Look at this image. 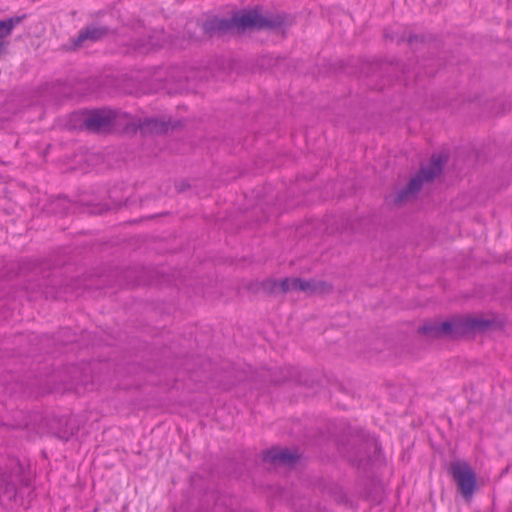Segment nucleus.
Returning a JSON list of instances; mask_svg holds the SVG:
<instances>
[{"label":"nucleus","mask_w":512,"mask_h":512,"mask_svg":"<svg viewBox=\"0 0 512 512\" xmlns=\"http://www.w3.org/2000/svg\"><path fill=\"white\" fill-rule=\"evenodd\" d=\"M261 289L269 294L275 295L279 293V281L274 279H267L261 283Z\"/></svg>","instance_id":"2eb2a0df"},{"label":"nucleus","mask_w":512,"mask_h":512,"mask_svg":"<svg viewBox=\"0 0 512 512\" xmlns=\"http://www.w3.org/2000/svg\"><path fill=\"white\" fill-rule=\"evenodd\" d=\"M23 18L24 16H16L5 20H0V39L9 36L13 28L18 25L23 20Z\"/></svg>","instance_id":"4468645a"},{"label":"nucleus","mask_w":512,"mask_h":512,"mask_svg":"<svg viewBox=\"0 0 512 512\" xmlns=\"http://www.w3.org/2000/svg\"><path fill=\"white\" fill-rule=\"evenodd\" d=\"M19 470L20 467L15 461H11L9 466L6 465L5 467L0 464V489H3L4 493L10 496L15 495L17 475L14 472Z\"/></svg>","instance_id":"6e6552de"},{"label":"nucleus","mask_w":512,"mask_h":512,"mask_svg":"<svg viewBox=\"0 0 512 512\" xmlns=\"http://www.w3.org/2000/svg\"><path fill=\"white\" fill-rule=\"evenodd\" d=\"M290 278L286 277L279 280V293H287L291 291Z\"/></svg>","instance_id":"dca6fc26"},{"label":"nucleus","mask_w":512,"mask_h":512,"mask_svg":"<svg viewBox=\"0 0 512 512\" xmlns=\"http://www.w3.org/2000/svg\"><path fill=\"white\" fill-rule=\"evenodd\" d=\"M199 26L198 24L196 23H189L187 26H186V30H187V33H190V32H195L196 30H199Z\"/></svg>","instance_id":"a211bd4d"},{"label":"nucleus","mask_w":512,"mask_h":512,"mask_svg":"<svg viewBox=\"0 0 512 512\" xmlns=\"http://www.w3.org/2000/svg\"><path fill=\"white\" fill-rule=\"evenodd\" d=\"M114 110L95 109L84 114L83 126L94 133H110L113 131Z\"/></svg>","instance_id":"39448f33"},{"label":"nucleus","mask_w":512,"mask_h":512,"mask_svg":"<svg viewBox=\"0 0 512 512\" xmlns=\"http://www.w3.org/2000/svg\"><path fill=\"white\" fill-rule=\"evenodd\" d=\"M491 320L478 316H460L444 322H428L418 328V333L429 338H459L472 332H481L491 327Z\"/></svg>","instance_id":"f257e3e1"},{"label":"nucleus","mask_w":512,"mask_h":512,"mask_svg":"<svg viewBox=\"0 0 512 512\" xmlns=\"http://www.w3.org/2000/svg\"><path fill=\"white\" fill-rule=\"evenodd\" d=\"M284 23L285 18L280 15L264 17L260 15L256 10H250L233 19V24H235L239 29L278 28L281 27ZM231 28L232 23H229L226 20V31L230 30Z\"/></svg>","instance_id":"20e7f679"},{"label":"nucleus","mask_w":512,"mask_h":512,"mask_svg":"<svg viewBox=\"0 0 512 512\" xmlns=\"http://www.w3.org/2000/svg\"><path fill=\"white\" fill-rule=\"evenodd\" d=\"M78 374H79L78 369H77V368H74V369H73V379H74V381H75L77 384H78V383L83 382V381L79 378Z\"/></svg>","instance_id":"aec40b11"},{"label":"nucleus","mask_w":512,"mask_h":512,"mask_svg":"<svg viewBox=\"0 0 512 512\" xmlns=\"http://www.w3.org/2000/svg\"><path fill=\"white\" fill-rule=\"evenodd\" d=\"M416 39H417V36H410L408 41L411 43V42H413Z\"/></svg>","instance_id":"4be33fe9"},{"label":"nucleus","mask_w":512,"mask_h":512,"mask_svg":"<svg viewBox=\"0 0 512 512\" xmlns=\"http://www.w3.org/2000/svg\"><path fill=\"white\" fill-rule=\"evenodd\" d=\"M139 119H135L130 114L114 110L113 130H119L125 134H136L139 129Z\"/></svg>","instance_id":"1a4fd4ad"},{"label":"nucleus","mask_w":512,"mask_h":512,"mask_svg":"<svg viewBox=\"0 0 512 512\" xmlns=\"http://www.w3.org/2000/svg\"><path fill=\"white\" fill-rule=\"evenodd\" d=\"M139 129L143 135L164 134L169 129V123L159 118L139 119Z\"/></svg>","instance_id":"9b49d317"},{"label":"nucleus","mask_w":512,"mask_h":512,"mask_svg":"<svg viewBox=\"0 0 512 512\" xmlns=\"http://www.w3.org/2000/svg\"><path fill=\"white\" fill-rule=\"evenodd\" d=\"M202 30L207 37H212L224 30V19L210 18L203 24Z\"/></svg>","instance_id":"ddd939ff"},{"label":"nucleus","mask_w":512,"mask_h":512,"mask_svg":"<svg viewBox=\"0 0 512 512\" xmlns=\"http://www.w3.org/2000/svg\"><path fill=\"white\" fill-rule=\"evenodd\" d=\"M189 39L192 41H199L201 38L195 36L194 34H189Z\"/></svg>","instance_id":"412c9836"},{"label":"nucleus","mask_w":512,"mask_h":512,"mask_svg":"<svg viewBox=\"0 0 512 512\" xmlns=\"http://www.w3.org/2000/svg\"><path fill=\"white\" fill-rule=\"evenodd\" d=\"M148 44H152V42H148ZM155 46H156V47H159L160 45H159V44H154V43H153V46H152V47H150V49L154 48Z\"/></svg>","instance_id":"5701e85b"},{"label":"nucleus","mask_w":512,"mask_h":512,"mask_svg":"<svg viewBox=\"0 0 512 512\" xmlns=\"http://www.w3.org/2000/svg\"><path fill=\"white\" fill-rule=\"evenodd\" d=\"M444 163L445 160L441 156H433L431 161L426 166H422L404 187L387 197L388 202L399 207L414 201L423 185L432 182L442 173Z\"/></svg>","instance_id":"f03ea898"},{"label":"nucleus","mask_w":512,"mask_h":512,"mask_svg":"<svg viewBox=\"0 0 512 512\" xmlns=\"http://www.w3.org/2000/svg\"><path fill=\"white\" fill-rule=\"evenodd\" d=\"M152 46H153V44H148V42L147 43L138 42V43L134 44V49L148 51L150 49V47H152Z\"/></svg>","instance_id":"f3484780"},{"label":"nucleus","mask_w":512,"mask_h":512,"mask_svg":"<svg viewBox=\"0 0 512 512\" xmlns=\"http://www.w3.org/2000/svg\"><path fill=\"white\" fill-rule=\"evenodd\" d=\"M259 376L263 382L279 384L290 379L292 377V372L289 368H276L273 371L270 369H262Z\"/></svg>","instance_id":"f8f14e48"},{"label":"nucleus","mask_w":512,"mask_h":512,"mask_svg":"<svg viewBox=\"0 0 512 512\" xmlns=\"http://www.w3.org/2000/svg\"><path fill=\"white\" fill-rule=\"evenodd\" d=\"M300 458L296 451L288 448L274 447L264 452L263 460L275 466H292Z\"/></svg>","instance_id":"423d86ee"},{"label":"nucleus","mask_w":512,"mask_h":512,"mask_svg":"<svg viewBox=\"0 0 512 512\" xmlns=\"http://www.w3.org/2000/svg\"><path fill=\"white\" fill-rule=\"evenodd\" d=\"M291 291H303L310 294L326 293L332 290V286L325 281H306L301 278H290Z\"/></svg>","instance_id":"0eeeda50"},{"label":"nucleus","mask_w":512,"mask_h":512,"mask_svg":"<svg viewBox=\"0 0 512 512\" xmlns=\"http://www.w3.org/2000/svg\"><path fill=\"white\" fill-rule=\"evenodd\" d=\"M170 80L174 82H181V76L176 75V71H172L170 74Z\"/></svg>","instance_id":"6ab92c4d"},{"label":"nucleus","mask_w":512,"mask_h":512,"mask_svg":"<svg viewBox=\"0 0 512 512\" xmlns=\"http://www.w3.org/2000/svg\"><path fill=\"white\" fill-rule=\"evenodd\" d=\"M110 30L109 28L105 26H87L83 30L80 31L77 38L74 41V45L76 47H80L85 43L86 41H99L103 38H105L109 34Z\"/></svg>","instance_id":"9d476101"},{"label":"nucleus","mask_w":512,"mask_h":512,"mask_svg":"<svg viewBox=\"0 0 512 512\" xmlns=\"http://www.w3.org/2000/svg\"><path fill=\"white\" fill-rule=\"evenodd\" d=\"M449 473L455 481L459 493L470 500L477 488L476 474L469 463L465 461H454L450 463Z\"/></svg>","instance_id":"7ed1b4c3"}]
</instances>
